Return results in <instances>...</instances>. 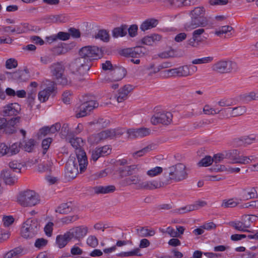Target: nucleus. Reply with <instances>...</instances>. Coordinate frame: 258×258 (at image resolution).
I'll list each match as a JSON object with an SVG mask.
<instances>
[{
	"label": "nucleus",
	"instance_id": "1",
	"mask_svg": "<svg viewBox=\"0 0 258 258\" xmlns=\"http://www.w3.org/2000/svg\"><path fill=\"white\" fill-rule=\"evenodd\" d=\"M190 20L184 25L186 31L198 27H205L209 24V19L206 16V10L203 6L195 7L188 12Z\"/></svg>",
	"mask_w": 258,
	"mask_h": 258
},
{
	"label": "nucleus",
	"instance_id": "2",
	"mask_svg": "<svg viewBox=\"0 0 258 258\" xmlns=\"http://www.w3.org/2000/svg\"><path fill=\"white\" fill-rule=\"evenodd\" d=\"M121 182L123 186L134 184L136 189L139 190H154L164 186L163 182L157 180H145L144 177L139 174L126 178Z\"/></svg>",
	"mask_w": 258,
	"mask_h": 258
},
{
	"label": "nucleus",
	"instance_id": "3",
	"mask_svg": "<svg viewBox=\"0 0 258 258\" xmlns=\"http://www.w3.org/2000/svg\"><path fill=\"white\" fill-rule=\"evenodd\" d=\"M49 69L51 77L58 85L67 86L72 83L71 80L65 74L66 66L62 61L52 63L49 67Z\"/></svg>",
	"mask_w": 258,
	"mask_h": 258
},
{
	"label": "nucleus",
	"instance_id": "4",
	"mask_svg": "<svg viewBox=\"0 0 258 258\" xmlns=\"http://www.w3.org/2000/svg\"><path fill=\"white\" fill-rule=\"evenodd\" d=\"M70 143L76 150V154L79 163L80 172L82 173L86 169L88 165V160L86 154L82 149L84 142L81 138H73L70 140Z\"/></svg>",
	"mask_w": 258,
	"mask_h": 258
},
{
	"label": "nucleus",
	"instance_id": "5",
	"mask_svg": "<svg viewBox=\"0 0 258 258\" xmlns=\"http://www.w3.org/2000/svg\"><path fill=\"white\" fill-rule=\"evenodd\" d=\"M18 203L23 207H32L40 202L38 195L33 190H26L20 192L17 196Z\"/></svg>",
	"mask_w": 258,
	"mask_h": 258
},
{
	"label": "nucleus",
	"instance_id": "6",
	"mask_svg": "<svg viewBox=\"0 0 258 258\" xmlns=\"http://www.w3.org/2000/svg\"><path fill=\"white\" fill-rule=\"evenodd\" d=\"M166 174L168 175L169 180L175 182L183 180L186 179L188 176L186 166L182 163H178L169 167L166 170Z\"/></svg>",
	"mask_w": 258,
	"mask_h": 258
},
{
	"label": "nucleus",
	"instance_id": "7",
	"mask_svg": "<svg viewBox=\"0 0 258 258\" xmlns=\"http://www.w3.org/2000/svg\"><path fill=\"white\" fill-rule=\"evenodd\" d=\"M122 134L123 132L119 129L106 130L91 136L88 138V141L91 144H96L107 139L120 137Z\"/></svg>",
	"mask_w": 258,
	"mask_h": 258
},
{
	"label": "nucleus",
	"instance_id": "8",
	"mask_svg": "<svg viewBox=\"0 0 258 258\" xmlns=\"http://www.w3.org/2000/svg\"><path fill=\"white\" fill-rule=\"evenodd\" d=\"M39 229V224L36 219H28L23 225L21 229L22 236L25 238L34 237Z\"/></svg>",
	"mask_w": 258,
	"mask_h": 258
},
{
	"label": "nucleus",
	"instance_id": "9",
	"mask_svg": "<svg viewBox=\"0 0 258 258\" xmlns=\"http://www.w3.org/2000/svg\"><path fill=\"white\" fill-rule=\"evenodd\" d=\"M190 68L188 65H183L178 68L165 70L161 73L165 78L187 77L192 75V72H190Z\"/></svg>",
	"mask_w": 258,
	"mask_h": 258
},
{
	"label": "nucleus",
	"instance_id": "10",
	"mask_svg": "<svg viewBox=\"0 0 258 258\" xmlns=\"http://www.w3.org/2000/svg\"><path fill=\"white\" fill-rule=\"evenodd\" d=\"M79 55L81 58H84L91 63V60L97 59L100 57L102 51L96 46H87L80 50Z\"/></svg>",
	"mask_w": 258,
	"mask_h": 258
},
{
	"label": "nucleus",
	"instance_id": "11",
	"mask_svg": "<svg viewBox=\"0 0 258 258\" xmlns=\"http://www.w3.org/2000/svg\"><path fill=\"white\" fill-rule=\"evenodd\" d=\"M44 89L38 93V98L41 102L47 101L51 94H55L57 90L56 83L47 80L43 82Z\"/></svg>",
	"mask_w": 258,
	"mask_h": 258
},
{
	"label": "nucleus",
	"instance_id": "12",
	"mask_svg": "<svg viewBox=\"0 0 258 258\" xmlns=\"http://www.w3.org/2000/svg\"><path fill=\"white\" fill-rule=\"evenodd\" d=\"M213 71L221 73H229L237 70L236 63L230 60H221L214 63L212 67Z\"/></svg>",
	"mask_w": 258,
	"mask_h": 258
},
{
	"label": "nucleus",
	"instance_id": "13",
	"mask_svg": "<svg viewBox=\"0 0 258 258\" xmlns=\"http://www.w3.org/2000/svg\"><path fill=\"white\" fill-rule=\"evenodd\" d=\"M91 67V63L81 57L73 61L70 66V69L73 73L83 75L88 71Z\"/></svg>",
	"mask_w": 258,
	"mask_h": 258
},
{
	"label": "nucleus",
	"instance_id": "14",
	"mask_svg": "<svg viewBox=\"0 0 258 258\" xmlns=\"http://www.w3.org/2000/svg\"><path fill=\"white\" fill-rule=\"evenodd\" d=\"M98 106V103L94 100L85 101L77 108L76 116L77 118L85 116Z\"/></svg>",
	"mask_w": 258,
	"mask_h": 258
},
{
	"label": "nucleus",
	"instance_id": "15",
	"mask_svg": "<svg viewBox=\"0 0 258 258\" xmlns=\"http://www.w3.org/2000/svg\"><path fill=\"white\" fill-rule=\"evenodd\" d=\"M172 119V114L169 112H157L154 114L151 118V122L154 125L159 123L169 124Z\"/></svg>",
	"mask_w": 258,
	"mask_h": 258
},
{
	"label": "nucleus",
	"instance_id": "16",
	"mask_svg": "<svg viewBox=\"0 0 258 258\" xmlns=\"http://www.w3.org/2000/svg\"><path fill=\"white\" fill-rule=\"evenodd\" d=\"M111 152V148L108 145L96 147L90 150V159L96 162L99 158L109 155Z\"/></svg>",
	"mask_w": 258,
	"mask_h": 258
},
{
	"label": "nucleus",
	"instance_id": "17",
	"mask_svg": "<svg viewBox=\"0 0 258 258\" xmlns=\"http://www.w3.org/2000/svg\"><path fill=\"white\" fill-rule=\"evenodd\" d=\"M240 151L237 150H232L226 152V158L232 160V163H239L241 164H247L249 158L246 156H239Z\"/></svg>",
	"mask_w": 258,
	"mask_h": 258
},
{
	"label": "nucleus",
	"instance_id": "18",
	"mask_svg": "<svg viewBox=\"0 0 258 258\" xmlns=\"http://www.w3.org/2000/svg\"><path fill=\"white\" fill-rule=\"evenodd\" d=\"M79 173L77 163L73 158H70L66 164V174L69 178L73 179Z\"/></svg>",
	"mask_w": 258,
	"mask_h": 258
},
{
	"label": "nucleus",
	"instance_id": "19",
	"mask_svg": "<svg viewBox=\"0 0 258 258\" xmlns=\"http://www.w3.org/2000/svg\"><path fill=\"white\" fill-rule=\"evenodd\" d=\"M125 75V71L123 68H117L112 72L111 76H106L104 82L111 83L121 80Z\"/></svg>",
	"mask_w": 258,
	"mask_h": 258
},
{
	"label": "nucleus",
	"instance_id": "20",
	"mask_svg": "<svg viewBox=\"0 0 258 258\" xmlns=\"http://www.w3.org/2000/svg\"><path fill=\"white\" fill-rule=\"evenodd\" d=\"M128 138L131 139H136L138 138H143L148 136L150 131L147 128H140L137 129H129L127 131Z\"/></svg>",
	"mask_w": 258,
	"mask_h": 258
},
{
	"label": "nucleus",
	"instance_id": "21",
	"mask_svg": "<svg viewBox=\"0 0 258 258\" xmlns=\"http://www.w3.org/2000/svg\"><path fill=\"white\" fill-rule=\"evenodd\" d=\"M71 238L80 239L83 238L88 232V228L84 226H78L70 229L68 231Z\"/></svg>",
	"mask_w": 258,
	"mask_h": 258
},
{
	"label": "nucleus",
	"instance_id": "22",
	"mask_svg": "<svg viewBox=\"0 0 258 258\" xmlns=\"http://www.w3.org/2000/svg\"><path fill=\"white\" fill-rule=\"evenodd\" d=\"M240 195L245 200L256 199L258 197L256 188L254 187H246L241 188Z\"/></svg>",
	"mask_w": 258,
	"mask_h": 258
},
{
	"label": "nucleus",
	"instance_id": "23",
	"mask_svg": "<svg viewBox=\"0 0 258 258\" xmlns=\"http://www.w3.org/2000/svg\"><path fill=\"white\" fill-rule=\"evenodd\" d=\"M21 110L20 106L17 103H11L4 107L3 114L4 116L16 115Z\"/></svg>",
	"mask_w": 258,
	"mask_h": 258
},
{
	"label": "nucleus",
	"instance_id": "24",
	"mask_svg": "<svg viewBox=\"0 0 258 258\" xmlns=\"http://www.w3.org/2000/svg\"><path fill=\"white\" fill-rule=\"evenodd\" d=\"M240 101L244 103H248L252 101L258 100V91L245 92L239 96Z\"/></svg>",
	"mask_w": 258,
	"mask_h": 258
},
{
	"label": "nucleus",
	"instance_id": "25",
	"mask_svg": "<svg viewBox=\"0 0 258 258\" xmlns=\"http://www.w3.org/2000/svg\"><path fill=\"white\" fill-rule=\"evenodd\" d=\"M132 90V87L130 85H125L120 88L117 94L116 95V100L118 103H120L125 100L128 97L129 93Z\"/></svg>",
	"mask_w": 258,
	"mask_h": 258
},
{
	"label": "nucleus",
	"instance_id": "26",
	"mask_svg": "<svg viewBox=\"0 0 258 258\" xmlns=\"http://www.w3.org/2000/svg\"><path fill=\"white\" fill-rule=\"evenodd\" d=\"M72 239L68 231L63 235H59L56 237V243L59 248L64 247Z\"/></svg>",
	"mask_w": 258,
	"mask_h": 258
},
{
	"label": "nucleus",
	"instance_id": "27",
	"mask_svg": "<svg viewBox=\"0 0 258 258\" xmlns=\"http://www.w3.org/2000/svg\"><path fill=\"white\" fill-rule=\"evenodd\" d=\"M37 86V83L32 82L28 87V100L30 104L33 103L35 99Z\"/></svg>",
	"mask_w": 258,
	"mask_h": 258
},
{
	"label": "nucleus",
	"instance_id": "28",
	"mask_svg": "<svg viewBox=\"0 0 258 258\" xmlns=\"http://www.w3.org/2000/svg\"><path fill=\"white\" fill-rule=\"evenodd\" d=\"M229 225L232 227L234 228L235 230L241 232H249L250 231L247 230L249 228V224L244 223V221H232L229 223Z\"/></svg>",
	"mask_w": 258,
	"mask_h": 258
},
{
	"label": "nucleus",
	"instance_id": "29",
	"mask_svg": "<svg viewBox=\"0 0 258 258\" xmlns=\"http://www.w3.org/2000/svg\"><path fill=\"white\" fill-rule=\"evenodd\" d=\"M223 111L227 112V113L229 114L231 116H237L245 113L247 111V109L245 106H240L232 109H224Z\"/></svg>",
	"mask_w": 258,
	"mask_h": 258
},
{
	"label": "nucleus",
	"instance_id": "30",
	"mask_svg": "<svg viewBox=\"0 0 258 258\" xmlns=\"http://www.w3.org/2000/svg\"><path fill=\"white\" fill-rule=\"evenodd\" d=\"M93 190L96 194H106L114 192L115 190V187L114 185H99L95 186L93 188Z\"/></svg>",
	"mask_w": 258,
	"mask_h": 258
},
{
	"label": "nucleus",
	"instance_id": "31",
	"mask_svg": "<svg viewBox=\"0 0 258 258\" xmlns=\"http://www.w3.org/2000/svg\"><path fill=\"white\" fill-rule=\"evenodd\" d=\"M122 52L124 55L133 58L138 57L142 53H143L142 48L140 46L136 47L134 48H127L124 49L123 50Z\"/></svg>",
	"mask_w": 258,
	"mask_h": 258
},
{
	"label": "nucleus",
	"instance_id": "32",
	"mask_svg": "<svg viewBox=\"0 0 258 258\" xmlns=\"http://www.w3.org/2000/svg\"><path fill=\"white\" fill-rule=\"evenodd\" d=\"M161 39V36L160 35L154 34L144 37L142 39V42L145 45H152Z\"/></svg>",
	"mask_w": 258,
	"mask_h": 258
},
{
	"label": "nucleus",
	"instance_id": "33",
	"mask_svg": "<svg viewBox=\"0 0 258 258\" xmlns=\"http://www.w3.org/2000/svg\"><path fill=\"white\" fill-rule=\"evenodd\" d=\"M20 120V117L19 116L13 117L11 119L8 121L6 125V133L9 134L14 133L16 132L15 125H16L19 122Z\"/></svg>",
	"mask_w": 258,
	"mask_h": 258
},
{
	"label": "nucleus",
	"instance_id": "34",
	"mask_svg": "<svg viewBox=\"0 0 258 258\" xmlns=\"http://www.w3.org/2000/svg\"><path fill=\"white\" fill-rule=\"evenodd\" d=\"M158 24V21L155 19H148L144 21L140 26V29L143 31L155 27Z\"/></svg>",
	"mask_w": 258,
	"mask_h": 258
},
{
	"label": "nucleus",
	"instance_id": "35",
	"mask_svg": "<svg viewBox=\"0 0 258 258\" xmlns=\"http://www.w3.org/2000/svg\"><path fill=\"white\" fill-rule=\"evenodd\" d=\"M53 168V161L49 157H48V160L46 162H43V163L39 164L38 167L40 172L51 171Z\"/></svg>",
	"mask_w": 258,
	"mask_h": 258
},
{
	"label": "nucleus",
	"instance_id": "36",
	"mask_svg": "<svg viewBox=\"0 0 258 258\" xmlns=\"http://www.w3.org/2000/svg\"><path fill=\"white\" fill-rule=\"evenodd\" d=\"M23 249L21 247H16L4 255V258H18L23 254Z\"/></svg>",
	"mask_w": 258,
	"mask_h": 258
},
{
	"label": "nucleus",
	"instance_id": "37",
	"mask_svg": "<svg viewBox=\"0 0 258 258\" xmlns=\"http://www.w3.org/2000/svg\"><path fill=\"white\" fill-rule=\"evenodd\" d=\"M21 147L24 151L31 152L33 150L36 146V142L33 139H29L27 141H24L21 144Z\"/></svg>",
	"mask_w": 258,
	"mask_h": 258
},
{
	"label": "nucleus",
	"instance_id": "38",
	"mask_svg": "<svg viewBox=\"0 0 258 258\" xmlns=\"http://www.w3.org/2000/svg\"><path fill=\"white\" fill-rule=\"evenodd\" d=\"M2 176L5 183L7 184H13L17 180L16 178L13 176L10 171L8 169L3 170Z\"/></svg>",
	"mask_w": 258,
	"mask_h": 258
},
{
	"label": "nucleus",
	"instance_id": "39",
	"mask_svg": "<svg viewBox=\"0 0 258 258\" xmlns=\"http://www.w3.org/2000/svg\"><path fill=\"white\" fill-rule=\"evenodd\" d=\"M137 166L133 165L120 168L119 169L120 176L122 177L130 176L132 175L133 172L137 169Z\"/></svg>",
	"mask_w": 258,
	"mask_h": 258
},
{
	"label": "nucleus",
	"instance_id": "40",
	"mask_svg": "<svg viewBox=\"0 0 258 258\" xmlns=\"http://www.w3.org/2000/svg\"><path fill=\"white\" fill-rule=\"evenodd\" d=\"M72 210L71 203H63L55 209V212L60 214H66L70 212Z\"/></svg>",
	"mask_w": 258,
	"mask_h": 258
},
{
	"label": "nucleus",
	"instance_id": "41",
	"mask_svg": "<svg viewBox=\"0 0 258 258\" xmlns=\"http://www.w3.org/2000/svg\"><path fill=\"white\" fill-rule=\"evenodd\" d=\"M126 30L127 28L125 26H122L120 27L115 28L112 31V35L115 38L123 37L126 34Z\"/></svg>",
	"mask_w": 258,
	"mask_h": 258
},
{
	"label": "nucleus",
	"instance_id": "42",
	"mask_svg": "<svg viewBox=\"0 0 258 258\" xmlns=\"http://www.w3.org/2000/svg\"><path fill=\"white\" fill-rule=\"evenodd\" d=\"M49 20L53 23H65L68 21V18L64 15H51Z\"/></svg>",
	"mask_w": 258,
	"mask_h": 258
},
{
	"label": "nucleus",
	"instance_id": "43",
	"mask_svg": "<svg viewBox=\"0 0 258 258\" xmlns=\"http://www.w3.org/2000/svg\"><path fill=\"white\" fill-rule=\"evenodd\" d=\"M138 235L140 237H148L153 236L155 232L152 229H149L145 227H142L137 230Z\"/></svg>",
	"mask_w": 258,
	"mask_h": 258
},
{
	"label": "nucleus",
	"instance_id": "44",
	"mask_svg": "<svg viewBox=\"0 0 258 258\" xmlns=\"http://www.w3.org/2000/svg\"><path fill=\"white\" fill-rule=\"evenodd\" d=\"M20 144L14 143L9 147H8V151L7 155L9 156L17 154L20 151Z\"/></svg>",
	"mask_w": 258,
	"mask_h": 258
},
{
	"label": "nucleus",
	"instance_id": "45",
	"mask_svg": "<svg viewBox=\"0 0 258 258\" xmlns=\"http://www.w3.org/2000/svg\"><path fill=\"white\" fill-rule=\"evenodd\" d=\"M163 172V168L156 166L151 168L147 172V175L150 177H153L160 174Z\"/></svg>",
	"mask_w": 258,
	"mask_h": 258
},
{
	"label": "nucleus",
	"instance_id": "46",
	"mask_svg": "<svg viewBox=\"0 0 258 258\" xmlns=\"http://www.w3.org/2000/svg\"><path fill=\"white\" fill-rule=\"evenodd\" d=\"M213 60V57L207 56L201 58H197L192 60L191 63L193 64H200L210 63Z\"/></svg>",
	"mask_w": 258,
	"mask_h": 258
},
{
	"label": "nucleus",
	"instance_id": "47",
	"mask_svg": "<svg viewBox=\"0 0 258 258\" xmlns=\"http://www.w3.org/2000/svg\"><path fill=\"white\" fill-rule=\"evenodd\" d=\"M70 37V35L69 33L63 32H59L57 33V36L56 37L52 36L49 38V40L53 41L56 40V38L63 40H67Z\"/></svg>",
	"mask_w": 258,
	"mask_h": 258
},
{
	"label": "nucleus",
	"instance_id": "48",
	"mask_svg": "<svg viewBox=\"0 0 258 258\" xmlns=\"http://www.w3.org/2000/svg\"><path fill=\"white\" fill-rule=\"evenodd\" d=\"M154 146L152 145H149L147 146L146 147L142 149V150H140L139 151H138L137 152H135L133 153V156L134 158H138V157H141L143 156L145 154L147 153L148 152L151 151L152 150V147Z\"/></svg>",
	"mask_w": 258,
	"mask_h": 258
},
{
	"label": "nucleus",
	"instance_id": "49",
	"mask_svg": "<svg viewBox=\"0 0 258 258\" xmlns=\"http://www.w3.org/2000/svg\"><path fill=\"white\" fill-rule=\"evenodd\" d=\"M96 38H99L103 41L107 42L109 40V36L108 32L105 30H99L95 35Z\"/></svg>",
	"mask_w": 258,
	"mask_h": 258
},
{
	"label": "nucleus",
	"instance_id": "50",
	"mask_svg": "<svg viewBox=\"0 0 258 258\" xmlns=\"http://www.w3.org/2000/svg\"><path fill=\"white\" fill-rule=\"evenodd\" d=\"M163 2L167 6L180 7L184 5V0H163Z\"/></svg>",
	"mask_w": 258,
	"mask_h": 258
},
{
	"label": "nucleus",
	"instance_id": "51",
	"mask_svg": "<svg viewBox=\"0 0 258 258\" xmlns=\"http://www.w3.org/2000/svg\"><path fill=\"white\" fill-rule=\"evenodd\" d=\"M78 219V215L68 216L61 218L60 221L63 224H69L76 221Z\"/></svg>",
	"mask_w": 258,
	"mask_h": 258
},
{
	"label": "nucleus",
	"instance_id": "52",
	"mask_svg": "<svg viewBox=\"0 0 258 258\" xmlns=\"http://www.w3.org/2000/svg\"><path fill=\"white\" fill-rule=\"evenodd\" d=\"M213 159L210 156H207L205 158H203L199 163V166L207 167L210 165L213 162Z\"/></svg>",
	"mask_w": 258,
	"mask_h": 258
},
{
	"label": "nucleus",
	"instance_id": "53",
	"mask_svg": "<svg viewBox=\"0 0 258 258\" xmlns=\"http://www.w3.org/2000/svg\"><path fill=\"white\" fill-rule=\"evenodd\" d=\"M232 30V28L230 26H222L215 32V34L217 36H221L224 34H226L230 32Z\"/></svg>",
	"mask_w": 258,
	"mask_h": 258
},
{
	"label": "nucleus",
	"instance_id": "54",
	"mask_svg": "<svg viewBox=\"0 0 258 258\" xmlns=\"http://www.w3.org/2000/svg\"><path fill=\"white\" fill-rule=\"evenodd\" d=\"M243 141L244 146L250 145L252 143L256 141V136L255 135H251L250 136H243Z\"/></svg>",
	"mask_w": 258,
	"mask_h": 258
},
{
	"label": "nucleus",
	"instance_id": "55",
	"mask_svg": "<svg viewBox=\"0 0 258 258\" xmlns=\"http://www.w3.org/2000/svg\"><path fill=\"white\" fill-rule=\"evenodd\" d=\"M238 203L234 201L233 199L228 200H223L221 204V206L223 208H233L237 205Z\"/></svg>",
	"mask_w": 258,
	"mask_h": 258
},
{
	"label": "nucleus",
	"instance_id": "56",
	"mask_svg": "<svg viewBox=\"0 0 258 258\" xmlns=\"http://www.w3.org/2000/svg\"><path fill=\"white\" fill-rule=\"evenodd\" d=\"M18 66L17 60L15 58H11L7 59L6 61V68L7 69H12L16 68Z\"/></svg>",
	"mask_w": 258,
	"mask_h": 258
},
{
	"label": "nucleus",
	"instance_id": "57",
	"mask_svg": "<svg viewBox=\"0 0 258 258\" xmlns=\"http://www.w3.org/2000/svg\"><path fill=\"white\" fill-rule=\"evenodd\" d=\"M9 166L14 171H17L18 170V172H20L22 167V164L17 160H13L9 163Z\"/></svg>",
	"mask_w": 258,
	"mask_h": 258
},
{
	"label": "nucleus",
	"instance_id": "58",
	"mask_svg": "<svg viewBox=\"0 0 258 258\" xmlns=\"http://www.w3.org/2000/svg\"><path fill=\"white\" fill-rule=\"evenodd\" d=\"M160 231L162 233H168L171 237H178L179 234L178 233H177V231L175 230L171 227H168L167 228L166 230L164 229H160Z\"/></svg>",
	"mask_w": 258,
	"mask_h": 258
},
{
	"label": "nucleus",
	"instance_id": "59",
	"mask_svg": "<svg viewBox=\"0 0 258 258\" xmlns=\"http://www.w3.org/2000/svg\"><path fill=\"white\" fill-rule=\"evenodd\" d=\"M257 219V217L255 215H244L242 217V220L244 221V223L249 224V227L250 226V224Z\"/></svg>",
	"mask_w": 258,
	"mask_h": 258
},
{
	"label": "nucleus",
	"instance_id": "60",
	"mask_svg": "<svg viewBox=\"0 0 258 258\" xmlns=\"http://www.w3.org/2000/svg\"><path fill=\"white\" fill-rule=\"evenodd\" d=\"M87 244L92 247H95L98 244L97 238L95 236H90L87 239Z\"/></svg>",
	"mask_w": 258,
	"mask_h": 258
},
{
	"label": "nucleus",
	"instance_id": "61",
	"mask_svg": "<svg viewBox=\"0 0 258 258\" xmlns=\"http://www.w3.org/2000/svg\"><path fill=\"white\" fill-rule=\"evenodd\" d=\"M223 111V110L216 111V109L211 107L209 105H205L203 108V112L206 114H215L219 113L220 111Z\"/></svg>",
	"mask_w": 258,
	"mask_h": 258
},
{
	"label": "nucleus",
	"instance_id": "62",
	"mask_svg": "<svg viewBox=\"0 0 258 258\" xmlns=\"http://www.w3.org/2000/svg\"><path fill=\"white\" fill-rule=\"evenodd\" d=\"M40 60L42 64H47L52 61L53 57L51 54H44L40 57Z\"/></svg>",
	"mask_w": 258,
	"mask_h": 258
},
{
	"label": "nucleus",
	"instance_id": "63",
	"mask_svg": "<svg viewBox=\"0 0 258 258\" xmlns=\"http://www.w3.org/2000/svg\"><path fill=\"white\" fill-rule=\"evenodd\" d=\"M159 56L163 58H167L169 57H175L176 54L174 49H170L169 50L166 51L161 53Z\"/></svg>",
	"mask_w": 258,
	"mask_h": 258
},
{
	"label": "nucleus",
	"instance_id": "64",
	"mask_svg": "<svg viewBox=\"0 0 258 258\" xmlns=\"http://www.w3.org/2000/svg\"><path fill=\"white\" fill-rule=\"evenodd\" d=\"M52 142L51 138H47L43 140L42 142V147L43 148V154L45 155L47 150L49 147L50 144Z\"/></svg>",
	"mask_w": 258,
	"mask_h": 258
}]
</instances>
